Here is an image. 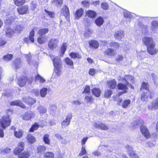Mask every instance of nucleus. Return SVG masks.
I'll return each mask as SVG.
<instances>
[{"label": "nucleus", "mask_w": 158, "mask_h": 158, "mask_svg": "<svg viewBox=\"0 0 158 158\" xmlns=\"http://www.w3.org/2000/svg\"><path fill=\"white\" fill-rule=\"evenodd\" d=\"M25 144L23 141L20 142L17 144L13 151L14 154L18 156V158H29L31 155L30 150H27L23 152L24 150Z\"/></svg>", "instance_id": "obj_1"}, {"label": "nucleus", "mask_w": 158, "mask_h": 158, "mask_svg": "<svg viewBox=\"0 0 158 158\" xmlns=\"http://www.w3.org/2000/svg\"><path fill=\"white\" fill-rule=\"evenodd\" d=\"M143 44L146 46L147 52L151 55L157 53L158 49L155 48V44L152 38L145 36L142 40Z\"/></svg>", "instance_id": "obj_2"}, {"label": "nucleus", "mask_w": 158, "mask_h": 158, "mask_svg": "<svg viewBox=\"0 0 158 158\" xmlns=\"http://www.w3.org/2000/svg\"><path fill=\"white\" fill-rule=\"evenodd\" d=\"M52 60L54 67V71L57 74H59L63 68V63L61 58L58 56H53Z\"/></svg>", "instance_id": "obj_3"}, {"label": "nucleus", "mask_w": 158, "mask_h": 158, "mask_svg": "<svg viewBox=\"0 0 158 158\" xmlns=\"http://www.w3.org/2000/svg\"><path fill=\"white\" fill-rule=\"evenodd\" d=\"M135 124L138 125L142 124L140 127V130L142 134L143 135L145 138L149 139L151 138V135L150 131L144 125H142L144 123V122L142 120H137L135 122Z\"/></svg>", "instance_id": "obj_4"}, {"label": "nucleus", "mask_w": 158, "mask_h": 158, "mask_svg": "<svg viewBox=\"0 0 158 158\" xmlns=\"http://www.w3.org/2000/svg\"><path fill=\"white\" fill-rule=\"evenodd\" d=\"M11 122V118L9 115L3 116L0 119V127L5 129L10 126Z\"/></svg>", "instance_id": "obj_5"}, {"label": "nucleus", "mask_w": 158, "mask_h": 158, "mask_svg": "<svg viewBox=\"0 0 158 158\" xmlns=\"http://www.w3.org/2000/svg\"><path fill=\"white\" fill-rule=\"evenodd\" d=\"M155 94L151 91L143 92L141 94L140 99L143 102H146L148 101V98L150 99H152Z\"/></svg>", "instance_id": "obj_6"}, {"label": "nucleus", "mask_w": 158, "mask_h": 158, "mask_svg": "<svg viewBox=\"0 0 158 158\" xmlns=\"http://www.w3.org/2000/svg\"><path fill=\"white\" fill-rule=\"evenodd\" d=\"M17 84L20 87L25 86L27 83L29 82V79L26 75H22L17 79Z\"/></svg>", "instance_id": "obj_7"}, {"label": "nucleus", "mask_w": 158, "mask_h": 158, "mask_svg": "<svg viewBox=\"0 0 158 158\" xmlns=\"http://www.w3.org/2000/svg\"><path fill=\"white\" fill-rule=\"evenodd\" d=\"M17 10L19 15H23L27 14L29 11V6L28 5H22L18 7Z\"/></svg>", "instance_id": "obj_8"}, {"label": "nucleus", "mask_w": 158, "mask_h": 158, "mask_svg": "<svg viewBox=\"0 0 158 158\" xmlns=\"http://www.w3.org/2000/svg\"><path fill=\"white\" fill-rule=\"evenodd\" d=\"M36 28V27H34L30 31L29 35L28 37H25L23 39L24 41L26 43L28 44L30 41L31 43H33L34 42L35 31L34 29Z\"/></svg>", "instance_id": "obj_9"}, {"label": "nucleus", "mask_w": 158, "mask_h": 158, "mask_svg": "<svg viewBox=\"0 0 158 158\" xmlns=\"http://www.w3.org/2000/svg\"><path fill=\"white\" fill-rule=\"evenodd\" d=\"M58 40L56 39H51L48 43V47L51 50H53L58 46Z\"/></svg>", "instance_id": "obj_10"}, {"label": "nucleus", "mask_w": 158, "mask_h": 158, "mask_svg": "<svg viewBox=\"0 0 158 158\" xmlns=\"http://www.w3.org/2000/svg\"><path fill=\"white\" fill-rule=\"evenodd\" d=\"M22 101L26 104L30 106H31L36 102L35 100L29 96H25L23 97Z\"/></svg>", "instance_id": "obj_11"}, {"label": "nucleus", "mask_w": 158, "mask_h": 158, "mask_svg": "<svg viewBox=\"0 0 158 158\" xmlns=\"http://www.w3.org/2000/svg\"><path fill=\"white\" fill-rule=\"evenodd\" d=\"M107 86L110 89H114L117 86V81L115 79L108 80L106 82Z\"/></svg>", "instance_id": "obj_12"}, {"label": "nucleus", "mask_w": 158, "mask_h": 158, "mask_svg": "<svg viewBox=\"0 0 158 158\" xmlns=\"http://www.w3.org/2000/svg\"><path fill=\"white\" fill-rule=\"evenodd\" d=\"M11 106H19L23 109H26V105L20 100H17L11 102L10 103Z\"/></svg>", "instance_id": "obj_13"}, {"label": "nucleus", "mask_w": 158, "mask_h": 158, "mask_svg": "<svg viewBox=\"0 0 158 158\" xmlns=\"http://www.w3.org/2000/svg\"><path fill=\"white\" fill-rule=\"evenodd\" d=\"M16 16H10L8 17L4 21L5 27H10L11 24L15 21Z\"/></svg>", "instance_id": "obj_14"}, {"label": "nucleus", "mask_w": 158, "mask_h": 158, "mask_svg": "<svg viewBox=\"0 0 158 158\" xmlns=\"http://www.w3.org/2000/svg\"><path fill=\"white\" fill-rule=\"evenodd\" d=\"M105 56L112 57L115 55L116 53L115 52L114 50L111 48H107L103 52Z\"/></svg>", "instance_id": "obj_15"}, {"label": "nucleus", "mask_w": 158, "mask_h": 158, "mask_svg": "<svg viewBox=\"0 0 158 158\" xmlns=\"http://www.w3.org/2000/svg\"><path fill=\"white\" fill-rule=\"evenodd\" d=\"M34 116L35 114L33 112H26L23 114L22 115L21 117L24 120L28 121L34 118Z\"/></svg>", "instance_id": "obj_16"}, {"label": "nucleus", "mask_w": 158, "mask_h": 158, "mask_svg": "<svg viewBox=\"0 0 158 158\" xmlns=\"http://www.w3.org/2000/svg\"><path fill=\"white\" fill-rule=\"evenodd\" d=\"M128 84V82H126L125 84L122 83H118L117 85V88L119 90L125 91L126 92H127L128 90L127 85Z\"/></svg>", "instance_id": "obj_17"}, {"label": "nucleus", "mask_w": 158, "mask_h": 158, "mask_svg": "<svg viewBox=\"0 0 158 158\" xmlns=\"http://www.w3.org/2000/svg\"><path fill=\"white\" fill-rule=\"evenodd\" d=\"M88 43L89 47L92 49H97L99 46V42L95 40H91L89 41Z\"/></svg>", "instance_id": "obj_18"}, {"label": "nucleus", "mask_w": 158, "mask_h": 158, "mask_svg": "<svg viewBox=\"0 0 158 158\" xmlns=\"http://www.w3.org/2000/svg\"><path fill=\"white\" fill-rule=\"evenodd\" d=\"M61 12L63 15L66 19L70 18V12L69 9L67 6L64 5V6L61 10Z\"/></svg>", "instance_id": "obj_19"}, {"label": "nucleus", "mask_w": 158, "mask_h": 158, "mask_svg": "<svg viewBox=\"0 0 158 158\" xmlns=\"http://www.w3.org/2000/svg\"><path fill=\"white\" fill-rule=\"evenodd\" d=\"M72 115L71 114H68L65 119L62 123V125L64 127L68 126L70 123L71 119H72Z\"/></svg>", "instance_id": "obj_20"}, {"label": "nucleus", "mask_w": 158, "mask_h": 158, "mask_svg": "<svg viewBox=\"0 0 158 158\" xmlns=\"http://www.w3.org/2000/svg\"><path fill=\"white\" fill-rule=\"evenodd\" d=\"M85 14L87 16L91 19L94 18L97 15V14L95 11L91 10L86 11Z\"/></svg>", "instance_id": "obj_21"}, {"label": "nucleus", "mask_w": 158, "mask_h": 158, "mask_svg": "<svg viewBox=\"0 0 158 158\" xmlns=\"http://www.w3.org/2000/svg\"><path fill=\"white\" fill-rule=\"evenodd\" d=\"M94 127L96 128H98L102 130H106L109 129V127L107 125L102 123H101L99 124L95 123L94 125Z\"/></svg>", "instance_id": "obj_22"}, {"label": "nucleus", "mask_w": 158, "mask_h": 158, "mask_svg": "<svg viewBox=\"0 0 158 158\" xmlns=\"http://www.w3.org/2000/svg\"><path fill=\"white\" fill-rule=\"evenodd\" d=\"M148 108L151 110H156L158 109V97L155 99L154 102H152L151 105L148 106Z\"/></svg>", "instance_id": "obj_23"}, {"label": "nucleus", "mask_w": 158, "mask_h": 158, "mask_svg": "<svg viewBox=\"0 0 158 158\" xmlns=\"http://www.w3.org/2000/svg\"><path fill=\"white\" fill-rule=\"evenodd\" d=\"M84 14V10L82 8H79L76 11L74 15L76 19H78L82 17Z\"/></svg>", "instance_id": "obj_24"}, {"label": "nucleus", "mask_w": 158, "mask_h": 158, "mask_svg": "<svg viewBox=\"0 0 158 158\" xmlns=\"http://www.w3.org/2000/svg\"><path fill=\"white\" fill-rule=\"evenodd\" d=\"M64 61L65 63L69 66L70 68L72 69H74L73 62L71 59L68 57H66L64 59Z\"/></svg>", "instance_id": "obj_25"}, {"label": "nucleus", "mask_w": 158, "mask_h": 158, "mask_svg": "<svg viewBox=\"0 0 158 158\" xmlns=\"http://www.w3.org/2000/svg\"><path fill=\"white\" fill-rule=\"evenodd\" d=\"M27 142L29 144H32L36 141V139L34 136L31 134H28L26 137Z\"/></svg>", "instance_id": "obj_26"}, {"label": "nucleus", "mask_w": 158, "mask_h": 158, "mask_svg": "<svg viewBox=\"0 0 158 158\" xmlns=\"http://www.w3.org/2000/svg\"><path fill=\"white\" fill-rule=\"evenodd\" d=\"M92 94L97 97H99L101 94V91L99 88H94L91 90Z\"/></svg>", "instance_id": "obj_27"}, {"label": "nucleus", "mask_w": 158, "mask_h": 158, "mask_svg": "<svg viewBox=\"0 0 158 158\" xmlns=\"http://www.w3.org/2000/svg\"><path fill=\"white\" fill-rule=\"evenodd\" d=\"M104 20L103 17L99 16L94 21L95 23L98 27H100L103 23Z\"/></svg>", "instance_id": "obj_28"}, {"label": "nucleus", "mask_w": 158, "mask_h": 158, "mask_svg": "<svg viewBox=\"0 0 158 158\" xmlns=\"http://www.w3.org/2000/svg\"><path fill=\"white\" fill-rule=\"evenodd\" d=\"M69 56L73 59H80L82 58L81 54L77 52H71L69 53Z\"/></svg>", "instance_id": "obj_29"}, {"label": "nucleus", "mask_w": 158, "mask_h": 158, "mask_svg": "<svg viewBox=\"0 0 158 158\" xmlns=\"http://www.w3.org/2000/svg\"><path fill=\"white\" fill-rule=\"evenodd\" d=\"M46 150V147L43 145H40L38 146L36 149L37 153L39 154V155L41 156L42 152H44Z\"/></svg>", "instance_id": "obj_30"}, {"label": "nucleus", "mask_w": 158, "mask_h": 158, "mask_svg": "<svg viewBox=\"0 0 158 158\" xmlns=\"http://www.w3.org/2000/svg\"><path fill=\"white\" fill-rule=\"evenodd\" d=\"M49 29L47 28H41L39 29L37 32V34L39 35H43L47 34L49 31Z\"/></svg>", "instance_id": "obj_31"}, {"label": "nucleus", "mask_w": 158, "mask_h": 158, "mask_svg": "<svg viewBox=\"0 0 158 158\" xmlns=\"http://www.w3.org/2000/svg\"><path fill=\"white\" fill-rule=\"evenodd\" d=\"M143 89H145L147 91H150L149 90V85L148 82H143L142 83L140 90H142Z\"/></svg>", "instance_id": "obj_32"}, {"label": "nucleus", "mask_w": 158, "mask_h": 158, "mask_svg": "<svg viewBox=\"0 0 158 158\" xmlns=\"http://www.w3.org/2000/svg\"><path fill=\"white\" fill-rule=\"evenodd\" d=\"M47 38L45 36L40 35L37 38V41L40 44H44L46 41Z\"/></svg>", "instance_id": "obj_33"}, {"label": "nucleus", "mask_w": 158, "mask_h": 158, "mask_svg": "<svg viewBox=\"0 0 158 158\" xmlns=\"http://www.w3.org/2000/svg\"><path fill=\"white\" fill-rule=\"evenodd\" d=\"M131 103V101L130 99L124 100L122 103V106L123 108H126L130 106Z\"/></svg>", "instance_id": "obj_34"}, {"label": "nucleus", "mask_w": 158, "mask_h": 158, "mask_svg": "<svg viewBox=\"0 0 158 158\" xmlns=\"http://www.w3.org/2000/svg\"><path fill=\"white\" fill-rule=\"evenodd\" d=\"M6 29V34L9 37H11L14 34V31L10 27H5Z\"/></svg>", "instance_id": "obj_35"}, {"label": "nucleus", "mask_w": 158, "mask_h": 158, "mask_svg": "<svg viewBox=\"0 0 158 158\" xmlns=\"http://www.w3.org/2000/svg\"><path fill=\"white\" fill-rule=\"evenodd\" d=\"M109 46L115 49H118L120 47L119 44L116 42L112 41L109 43Z\"/></svg>", "instance_id": "obj_36"}, {"label": "nucleus", "mask_w": 158, "mask_h": 158, "mask_svg": "<svg viewBox=\"0 0 158 158\" xmlns=\"http://www.w3.org/2000/svg\"><path fill=\"white\" fill-rule=\"evenodd\" d=\"M15 5L17 6H21L26 2V0H13Z\"/></svg>", "instance_id": "obj_37"}, {"label": "nucleus", "mask_w": 158, "mask_h": 158, "mask_svg": "<svg viewBox=\"0 0 158 158\" xmlns=\"http://www.w3.org/2000/svg\"><path fill=\"white\" fill-rule=\"evenodd\" d=\"M49 135L48 134H45L43 138V140L44 143L48 145L50 144V141L49 139Z\"/></svg>", "instance_id": "obj_38"}, {"label": "nucleus", "mask_w": 158, "mask_h": 158, "mask_svg": "<svg viewBox=\"0 0 158 158\" xmlns=\"http://www.w3.org/2000/svg\"><path fill=\"white\" fill-rule=\"evenodd\" d=\"M85 99L86 103L91 104L93 103V101L94 99L92 96L86 95L85 97Z\"/></svg>", "instance_id": "obj_39"}, {"label": "nucleus", "mask_w": 158, "mask_h": 158, "mask_svg": "<svg viewBox=\"0 0 158 158\" xmlns=\"http://www.w3.org/2000/svg\"><path fill=\"white\" fill-rule=\"evenodd\" d=\"M44 158H54V154L53 152H47L44 155Z\"/></svg>", "instance_id": "obj_40"}, {"label": "nucleus", "mask_w": 158, "mask_h": 158, "mask_svg": "<svg viewBox=\"0 0 158 158\" xmlns=\"http://www.w3.org/2000/svg\"><path fill=\"white\" fill-rule=\"evenodd\" d=\"M39 126L38 123L35 122L31 125V127L29 129V131L31 132H34L36 130L39 128Z\"/></svg>", "instance_id": "obj_41"}, {"label": "nucleus", "mask_w": 158, "mask_h": 158, "mask_svg": "<svg viewBox=\"0 0 158 158\" xmlns=\"http://www.w3.org/2000/svg\"><path fill=\"white\" fill-rule=\"evenodd\" d=\"M113 94L112 91L110 89H107L104 91V97L105 98H110Z\"/></svg>", "instance_id": "obj_42"}, {"label": "nucleus", "mask_w": 158, "mask_h": 158, "mask_svg": "<svg viewBox=\"0 0 158 158\" xmlns=\"http://www.w3.org/2000/svg\"><path fill=\"white\" fill-rule=\"evenodd\" d=\"M14 135L16 137L19 138H21L23 135V131L20 129L18 131H15L14 132Z\"/></svg>", "instance_id": "obj_43"}, {"label": "nucleus", "mask_w": 158, "mask_h": 158, "mask_svg": "<svg viewBox=\"0 0 158 158\" xmlns=\"http://www.w3.org/2000/svg\"><path fill=\"white\" fill-rule=\"evenodd\" d=\"M13 56L12 54H7L3 56V59L5 61H10L12 59Z\"/></svg>", "instance_id": "obj_44"}, {"label": "nucleus", "mask_w": 158, "mask_h": 158, "mask_svg": "<svg viewBox=\"0 0 158 158\" xmlns=\"http://www.w3.org/2000/svg\"><path fill=\"white\" fill-rule=\"evenodd\" d=\"M114 37L117 39H121L124 36L123 31H118L115 33L114 35Z\"/></svg>", "instance_id": "obj_45"}, {"label": "nucleus", "mask_w": 158, "mask_h": 158, "mask_svg": "<svg viewBox=\"0 0 158 158\" xmlns=\"http://www.w3.org/2000/svg\"><path fill=\"white\" fill-rule=\"evenodd\" d=\"M48 89L46 88H43L40 90V95L42 97H44L47 93Z\"/></svg>", "instance_id": "obj_46"}, {"label": "nucleus", "mask_w": 158, "mask_h": 158, "mask_svg": "<svg viewBox=\"0 0 158 158\" xmlns=\"http://www.w3.org/2000/svg\"><path fill=\"white\" fill-rule=\"evenodd\" d=\"M81 3L83 7L86 8H88L90 5L89 1L87 0H84L82 1Z\"/></svg>", "instance_id": "obj_47"}, {"label": "nucleus", "mask_w": 158, "mask_h": 158, "mask_svg": "<svg viewBox=\"0 0 158 158\" xmlns=\"http://www.w3.org/2000/svg\"><path fill=\"white\" fill-rule=\"evenodd\" d=\"M132 80V76L129 75H125L122 79L123 81H125L126 83L127 82H128V81H131Z\"/></svg>", "instance_id": "obj_48"}, {"label": "nucleus", "mask_w": 158, "mask_h": 158, "mask_svg": "<svg viewBox=\"0 0 158 158\" xmlns=\"http://www.w3.org/2000/svg\"><path fill=\"white\" fill-rule=\"evenodd\" d=\"M35 81H39L41 83H44L45 81V80L39 74H37L35 77Z\"/></svg>", "instance_id": "obj_49"}, {"label": "nucleus", "mask_w": 158, "mask_h": 158, "mask_svg": "<svg viewBox=\"0 0 158 158\" xmlns=\"http://www.w3.org/2000/svg\"><path fill=\"white\" fill-rule=\"evenodd\" d=\"M87 151L84 147L82 146L81 148V150L80 153L78 154V156H81L84 155H85L87 154Z\"/></svg>", "instance_id": "obj_50"}, {"label": "nucleus", "mask_w": 158, "mask_h": 158, "mask_svg": "<svg viewBox=\"0 0 158 158\" xmlns=\"http://www.w3.org/2000/svg\"><path fill=\"white\" fill-rule=\"evenodd\" d=\"M52 3L55 4L56 6L62 5L63 4L62 0H52L51 2Z\"/></svg>", "instance_id": "obj_51"}, {"label": "nucleus", "mask_w": 158, "mask_h": 158, "mask_svg": "<svg viewBox=\"0 0 158 158\" xmlns=\"http://www.w3.org/2000/svg\"><path fill=\"white\" fill-rule=\"evenodd\" d=\"M83 93H85L87 94H89L90 93V88L89 85H86L82 92Z\"/></svg>", "instance_id": "obj_52"}, {"label": "nucleus", "mask_w": 158, "mask_h": 158, "mask_svg": "<svg viewBox=\"0 0 158 158\" xmlns=\"http://www.w3.org/2000/svg\"><path fill=\"white\" fill-rule=\"evenodd\" d=\"M102 8L104 10H107L108 9L109 6L108 4L106 2H102L101 5Z\"/></svg>", "instance_id": "obj_53"}, {"label": "nucleus", "mask_w": 158, "mask_h": 158, "mask_svg": "<svg viewBox=\"0 0 158 158\" xmlns=\"http://www.w3.org/2000/svg\"><path fill=\"white\" fill-rule=\"evenodd\" d=\"M67 48L66 43H64L61 47V50L62 54H64L66 51Z\"/></svg>", "instance_id": "obj_54"}, {"label": "nucleus", "mask_w": 158, "mask_h": 158, "mask_svg": "<svg viewBox=\"0 0 158 158\" xmlns=\"http://www.w3.org/2000/svg\"><path fill=\"white\" fill-rule=\"evenodd\" d=\"M46 112L47 110L45 108L42 106H40L39 108V112L41 115L44 114L46 113Z\"/></svg>", "instance_id": "obj_55"}, {"label": "nucleus", "mask_w": 158, "mask_h": 158, "mask_svg": "<svg viewBox=\"0 0 158 158\" xmlns=\"http://www.w3.org/2000/svg\"><path fill=\"white\" fill-rule=\"evenodd\" d=\"M129 156H131L132 158H139L138 156L134 151H131L129 154Z\"/></svg>", "instance_id": "obj_56"}, {"label": "nucleus", "mask_w": 158, "mask_h": 158, "mask_svg": "<svg viewBox=\"0 0 158 158\" xmlns=\"http://www.w3.org/2000/svg\"><path fill=\"white\" fill-rule=\"evenodd\" d=\"M44 10L50 17L53 18L54 17V13L53 12L49 11L46 9H44Z\"/></svg>", "instance_id": "obj_57"}, {"label": "nucleus", "mask_w": 158, "mask_h": 158, "mask_svg": "<svg viewBox=\"0 0 158 158\" xmlns=\"http://www.w3.org/2000/svg\"><path fill=\"white\" fill-rule=\"evenodd\" d=\"M23 27L21 25H18L16 26L15 28V30L19 33L20 32L23 30Z\"/></svg>", "instance_id": "obj_58"}, {"label": "nucleus", "mask_w": 158, "mask_h": 158, "mask_svg": "<svg viewBox=\"0 0 158 158\" xmlns=\"http://www.w3.org/2000/svg\"><path fill=\"white\" fill-rule=\"evenodd\" d=\"M7 43V41L4 39L1 38L0 39V47H3Z\"/></svg>", "instance_id": "obj_59"}, {"label": "nucleus", "mask_w": 158, "mask_h": 158, "mask_svg": "<svg viewBox=\"0 0 158 158\" xmlns=\"http://www.w3.org/2000/svg\"><path fill=\"white\" fill-rule=\"evenodd\" d=\"M96 73V70L93 68L90 69L89 71V74L92 76L94 75Z\"/></svg>", "instance_id": "obj_60"}, {"label": "nucleus", "mask_w": 158, "mask_h": 158, "mask_svg": "<svg viewBox=\"0 0 158 158\" xmlns=\"http://www.w3.org/2000/svg\"><path fill=\"white\" fill-rule=\"evenodd\" d=\"M31 9L32 10H34L37 7V4L34 2L32 1L31 2Z\"/></svg>", "instance_id": "obj_61"}, {"label": "nucleus", "mask_w": 158, "mask_h": 158, "mask_svg": "<svg viewBox=\"0 0 158 158\" xmlns=\"http://www.w3.org/2000/svg\"><path fill=\"white\" fill-rule=\"evenodd\" d=\"M152 80L154 84L156 85H158V77H152Z\"/></svg>", "instance_id": "obj_62"}, {"label": "nucleus", "mask_w": 158, "mask_h": 158, "mask_svg": "<svg viewBox=\"0 0 158 158\" xmlns=\"http://www.w3.org/2000/svg\"><path fill=\"white\" fill-rule=\"evenodd\" d=\"M123 59V56L119 55L118 56L117 58L115 60L118 61H122Z\"/></svg>", "instance_id": "obj_63"}, {"label": "nucleus", "mask_w": 158, "mask_h": 158, "mask_svg": "<svg viewBox=\"0 0 158 158\" xmlns=\"http://www.w3.org/2000/svg\"><path fill=\"white\" fill-rule=\"evenodd\" d=\"M88 139V137H84L81 140V145L83 146L85 143L87 141Z\"/></svg>", "instance_id": "obj_64"}]
</instances>
